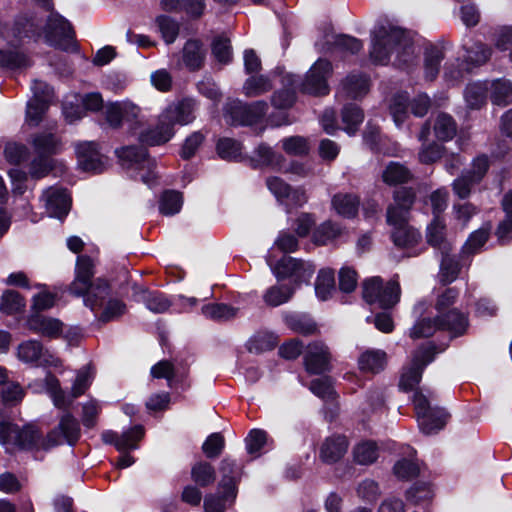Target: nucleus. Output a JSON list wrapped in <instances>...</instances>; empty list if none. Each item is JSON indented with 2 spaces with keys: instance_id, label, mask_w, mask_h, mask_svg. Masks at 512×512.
I'll use <instances>...</instances> for the list:
<instances>
[{
  "instance_id": "nucleus-25",
  "label": "nucleus",
  "mask_w": 512,
  "mask_h": 512,
  "mask_svg": "<svg viewBox=\"0 0 512 512\" xmlns=\"http://www.w3.org/2000/svg\"><path fill=\"white\" fill-rule=\"evenodd\" d=\"M175 134L174 126L160 114L158 123L154 128L142 132L139 136L140 142L146 145L155 146L168 142Z\"/></svg>"
},
{
  "instance_id": "nucleus-6",
  "label": "nucleus",
  "mask_w": 512,
  "mask_h": 512,
  "mask_svg": "<svg viewBox=\"0 0 512 512\" xmlns=\"http://www.w3.org/2000/svg\"><path fill=\"white\" fill-rule=\"evenodd\" d=\"M413 404L418 425L421 431L426 435L435 434L443 429L450 417L445 409L438 406H431L428 396L422 391L415 392Z\"/></svg>"
},
{
  "instance_id": "nucleus-19",
  "label": "nucleus",
  "mask_w": 512,
  "mask_h": 512,
  "mask_svg": "<svg viewBox=\"0 0 512 512\" xmlns=\"http://www.w3.org/2000/svg\"><path fill=\"white\" fill-rule=\"evenodd\" d=\"M41 200L50 217L63 219L69 212L71 198L67 191L59 187H49L43 191Z\"/></svg>"
},
{
  "instance_id": "nucleus-11",
  "label": "nucleus",
  "mask_w": 512,
  "mask_h": 512,
  "mask_svg": "<svg viewBox=\"0 0 512 512\" xmlns=\"http://www.w3.org/2000/svg\"><path fill=\"white\" fill-rule=\"evenodd\" d=\"M43 36L49 45L67 50L73 43L74 31L64 17L51 12L43 21Z\"/></svg>"
},
{
  "instance_id": "nucleus-2",
  "label": "nucleus",
  "mask_w": 512,
  "mask_h": 512,
  "mask_svg": "<svg viewBox=\"0 0 512 512\" xmlns=\"http://www.w3.org/2000/svg\"><path fill=\"white\" fill-rule=\"evenodd\" d=\"M94 274L93 260L87 255L79 256L75 278L69 285L70 294L82 297L84 305L93 312L101 310L99 321L106 323L118 319L126 313V304L120 299L110 298V284L103 278L93 280Z\"/></svg>"
},
{
  "instance_id": "nucleus-3",
  "label": "nucleus",
  "mask_w": 512,
  "mask_h": 512,
  "mask_svg": "<svg viewBox=\"0 0 512 512\" xmlns=\"http://www.w3.org/2000/svg\"><path fill=\"white\" fill-rule=\"evenodd\" d=\"M371 60L376 64H387L391 56H395L394 63L398 66L406 65L414 57L412 37L403 29L388 22L377 24L372 33Z\"/></svg>"
},
{
  "instance_id": "nucleus-8",
  "label": "nucleus",
  "mask_w": 512,
  "mask_h": 512,
  "mask_svg": "<svg viewBox=\"0 0 512 512\" xmlns=\"http://www.w3.org/2000/svg\"><path fill=\"white\" fill-rule=\"evenodd\" d=\"M266 262L278 280L292 278L295 288L302 283H308L315 272V266L310 262L286 255L277 263H274L271 255H268Z\"/></svg>"
},
{
  "instance_id": "nucleus-60",
  "label": "nucleus",
  "mask_w": 512,
  "mask_h": 512,
  "mask_svg": "<svg viewBox=\"0 0 512 512\" xmlns=\"http://www.w3.org/2000/svg\"><path fill=\"white\" fill-rule=\"evenodd\" d=\"M225 447V439L221 433L210 434L202 444V451L207 458L214 459L221 455Z\"/></svg>"
},
{
  "instance_id": "nucleus-14",
  "label": "nucleus",
  "mask_w": 512,
  "mask_h": 512,
  "mask_svg": "<svg viewBox=\"0 0 512 512\" xmlns=\"http://www.w3.org/2000/svg\"><path fill=\"white\" fill-rule=\"evenodd\" d=\"M331 74V63L326 59H318L307 72L305 80L301 83V90L315 96L328 94L327 80Z\"/></svg>"
},
{
  "instance_id": "nucleus-24",
  "label": "nucleus",
  "mask_w": 512,
  "mask_h": 512,
  "mask_svg": "<svg viewBox=\"0 0 512 512\" xmlns=\"http://www.w3.org/2000/svg\"><path fill=\"white\" fill-rule=\"evenodd\" d=\"M427 243L440 253H450L452 243L447 237V228L444 220L436 216L426 228Z\"/></svg>"
},
{
  "instance_id": "nucleus-57",
  "label": "nucleus",
  "mask_w": 512,
  "mask_h": 512,
  "mask_svg": "<svg viewBox=\"0 0 512 512\" xmlns=\"http://www.w3.org/2000/svg\"><path fill=\"white\" fill-rule=\"evenodd\" d=\"M54 168V160L51 157L37 155L29 166V175L33 179H41L47 176Z\"/></svg>"
},
{
  "instance_id": "nucleus-30",
  "label": "nucleus",
  "mask_w": 512,
  "mask_h": 512,
  "mask_svg": "<svg viewBox=\"0 0 512 512\" xmlns=\"http://www.w3.org/2000/svg\"><path fill=\"white\" fill-rule=\"evenodd\" d=\"M348 449V442L344 436L327 438L320 449V458L323 462L332 464L340 460Z\"/></svg>"
},
{
  "instance_id": "nucleus-39",
  "label": "nucleus",
  "mask_w": 512,
  "mask_h": 512,
  "mask_svg": "<svg viewBox=\"0 0 512 512\" xmlns=\"http://www.w3.org/2000/svg\"><path fill=\"white\" fill-rule=\"evenodd\" d=\"M490 98L493 104L506 106L512 102V83L507 79H496L490 84Z\"/></svg>"
},
{
  "instance_id": "nucleus-4",
  "label": "nucleus",
  "mask_w": 512,
  "mask_h": 512,
  "mask_svg": "<svg viewBox=\"0 0 512 512\" xmlns=\"http://www.w3.org/2000/svg\"><path fill=\"white\" fill-rule=\"evenodd\" d=\"M92 382V374L88 367L80 369L72 384L71 391L68 395L60 387L59 380L51 373L46 374L43 385L45 391L49 393L57 408H68L74 399L80 397L89 388Z\"/></svg>"
},
{
  "instance_id": "nucleus-13",
  "label": "nucleus",
  "mask_w": 512,
  "mask_h": 512,
  "mask_svg": "<svg viewBox=\"0 0 512 512\" xmlns=\"http://www.w3.org/2000/svg\"><path fill=\"white\" fill-rule=\"evenodd\" d=\"M18 359L34 367H59L61 360L37 340H27L18 345Z\"/></svg>"
},
{
  "instance_id": "nucleus-28",
  "label": "nucleus",
  "mask_w": 512,
  "mask_h": 512,
  "mask_svg": "<svg viewBox=\"0 0 512 512\" xmlns=\"http://www.w3.org/2000/svg\"><path fill=\"white\" fill-rule=\"evenodd\" d=\"M221 481L219 489H229L232 496H237V485L242 476V468L236 464L235 460L225 457L219 466Z\"/></svg>"
},
{
  "instance_id": "nucleus-31",
  "label": "nucleus",
  "mask_w": 512,
  "mask_h": 512,
  "mask_svg": "<svg viewBox=\"0 0 512 512\" xmlns=\"http://www.w3.org/2000/svg\"><path fill=\"white\" fill-rule=\"evenodd\" d=\"M369 91V79L363 74L348 75L340 86V93L346 97L357 99Z\"/></svg>"
},
{
  "instance_id": "nucleus-9",
  "label": "nucleus",
  "mask_w": 512,
  "mask_h": 512,
  "mask_svg": "<svg viewBox=\"0 0 512 512\" xmlns=\"http://www.w3.org/2000/svg\"><path fill=\"white\" fill-rule=\"evenodd\" d=\"M267 109L268 104L265 101L246 104L233 100L226 104L224 117L232 125H252L265 116Z\"/></svg>"
},
{
  "instance_id": "nucleus-50",
  "label": "nucleus",
  "mask_w": 512,
  "mask_h": 512,
  "mask_svg": "<svg viewBox=\"0 0 512 512\" xmlns=\"http://www.w3.org/2000/svg\"><path fill=\"white\" fill-rule=\"evenodd\" d=\"M409 97L407 93H398L390 103V113L397 127H400L408 116Z\"/></svg>"
},
{
  "instance_id": "nucleus-40",
  "label": "nucleus",
  "mask_w": 512,
  "mask_h": 512,
  "mask_svg": "<svg viewBox=\"0 0 512 512\" xmlns=\"http://www.w3.org/2000/svg\"><path fill=\"white\" fill-rule=\"evenodd\" d=\"M459 296V290L450 287L446 288L441 294L438 295L436 303H435V309L437 311V316L441 319L450 320L451 322L455 323L454 317H447L450 311V307L454 305L457 298ZM453 310H456L453 308Z\"/></svg>"
},
{
  "instance_id": "nucleus-58",
  "label": "nucleus",
  "mask_w": 512,
  "mask_h": 512,
  "mask_svg": "<svg viewBox=\"0 0 512 512\" xmlns=\"http://www.w3.org/2000/svg\"><path fill=\"white\" fill-rule=\"evenodd\" d=\"M49 102L45 99H31L27 103L26 120L29 125L37 126L47 111Z\"/></svg>"
},
{
  "instance_id": "nucleus-36",
  "label": "nucleus",
  "mask_w": 512,
  "mask_h": 512,
  "mask_svg": "<svg viewBox=\"0 0 512 512\" xmlns=\"http://www.w3.org/2000/svg\"><path fill=\"white\" fill-rule=\"evenodd\" d=\"M385 364L386 353L382 350H367L358 359L359 368L364 372L378 373Z\"/></svg>"
},
{
  "instance_id": "nucleus-7",
  "label": "nucleus",
  "mask_w": 512,
  "mask_h": 512,
  "mask_svg": "<svg viewBox=\"0 0 512 512\" xmlns=\"http://www.w3.org/2000/svg\"><path fill=\"white\" fill-rule=\"evenodd\" d=\"M447 317H454L455 323L450 320L439 318H423L417 321L410 329L409 335L412 339L426 338L432 336L437 330H447L454 335H461L466 331L468 322L464 314L458 310H452Z\"/></svg>"
},
{
  "instance_id": "nucleus-61",
  "label": "nucleus",
  "mask_w": 512,
  "mask_h": 512,
  "mask_svg": "<svg viewBox=\"0 0 512 512\" xmlns=\"http://www.w3.org/2000/svg\"><path fill=\"white\" fill-rule=\"evenodd\" d=\"M28 60L26 56L18 51L0 50V67L6 69H18L26 67Z\"/></svg>"
},
{
  "instance_id": "nucleus-23",
  "label": "nucleus",
  "mask_w": 512,
  "mask_h": 512,
  "mask_svg": "<svg viewBox=\"0 0 512 512\" xmlns=\"http://www.w3.org/2000/svg\"><path fill=\"white\" fill-rule=\"evenodd\" d=\"M206 54L207 50L202 41L198 39H189L185 42L182 48V64L191 72L199 71L204 66Z\"/></svg>"
},
{
  "instance_id": "nucleus-44",
  "label": "nucleus",
  "mask_w": 512,
  "mask_h": 512,
  "mask_svg": "<svg viewBox=\"0 0 512 512\" xmlns=\"http://www.w3.org/2000/svg\"><path fill=\"white\" fill-rule=\"evenodd\" d=\"M202 313L206 318L214 321H226L234 318L238 308L224 303H213L202 307Z\"/></svg>"
},
{
  "instance_id": "nucleus-53",
  "label": "nucleus",
  "mask_w": 512,
  "mask_h": 512,
  "mask_svg": "<svg viewBox=\"0 0 512 512\" xmlns=\"http://www.w3.org/2000/svg\"><path fill=\"white\" fill-rule=\"evenodd\" d=\"M156 24L165 43L168 45L174 43L179 34V23L169 16L161 15L157 17Z\"/></svg>"
},
{
  "instance_id": "nucleus-1",
  "label": "nucleus",
  "mask_w": 512,
  "mask_h": 512,
  "mask_svg": "<svg viewBox=\"0 0 512 512\" xmlns=\"http://www.w3.org/2000/svg\"><path fill=\"white\" fill-rule=\"evenodd\" d=\"M79 437L80 425L70 413L64 414L45 438L34 425L20 429L0 415V443L9 453L15 450H49L64 443L74 445Z\"/></svg>"
},
{
  "instance_id": "nucleus-34",
  "label": "nucleus",
  "mask_w": 512,
  "mask_h": 512,
  "mask_svg": "<svg viewBox=\"0 0 512 512\" xmlns=\"http://www.w3.org/2000/svg\"><path fill=\"white\" fill-rule=\"evenodd\" d=\"M295 289L293 285L275 284L264 292L263 301L270 307H278L287 303L293 297Z\"/></svg>"
},
{
  "instance_id": "nucleus-59",
  "label": "nucleus",
  "mask_w": 512,
  "mask_h": 512,
  "mask_svg": "<svg viewBox=\"0 0 512 512\" xmlns=\"http://www.w3.org/2000/svg\"><path fill=\"white\" fill-rule=\"evenodd\" d=\"M502 207L506 216L505 219L499 223L496 230V235L499 240H503L512 230V190L503 197Z\"/></svg>"
},
{
  "instance_id": "nucleus-64",
  "label": "nucleus",
  "mask_w": 512,
  "mask_h": 512,
  "mask_svg": "<svg viewBox=\"0 0 512 512\" xmlns=\"http://www.w3.org/2000/svg\"><path fill=\"white\" fill-rule=\"evenodd\" d=\"M485 89L479 83L469 84L465 89V101L472 109L480 108L485 103Z\"/></svg>"
},
{
  "instance_id": "nucleus-38",
  "label": "nucleus",
  "mask_w": 512,
  "mask_h": 512,
  "mask_svg": "<svg viewBox=\"0 0 512 512\" xmlns=\"http://www.w3.org/2000/svg\"><path fill=\"white\" fill-rule=\"evenodd\" d=\"M443 59L444 53L441 48L431 46L425 50L424 75L426 80L433 81L437 77Z\"/></svg>"
},
{
  "instance_id": "nucleus-5",
  "label": "nucleus",
  "mask_w": 512,
  "mask_h": 512,
  "mask_svg": "<svg viewBox=\"0 0 512 512\" xmlns=\"http://www.w3.org/2000/svg\"><path fill=\"white\" fill-rule=\"evenodd\" d=\"M362 294L368 304L381 309H389L399 302L401 289L395 278L384 285L379 276H374L363 282Z\"/></svg>"
},
{
  "instance_id": "nucleus-63",
  "label": "nucleus",
  "mask_w": 512,
  "mask_h": 512,
  "mask_svg": "<svg viewBox=\"0 0 512 512\" xmlns=\"http://www.w3.org/2000/svg\"><path fill=\"white\" fill-rule=\"evenodd\" d=\"M277 344V337L273 333H256L249 341V350L261 352L273 349Z\"/></svg>"
},
{
  "instance_id": "nucleus-51",
  "label": "nucleus",
  "mask_w": 512,
  "mask_h": 512,
  "mask_svg": "<svg viewBox=\"0 0 512 512\" xmlns=\"http://www.w3.org/2000/svg\"><path fill=\"white\" fill-rule=\"evenodd\" d=\"M342 235V228L331 221L322 223L314 232V242L318 245H325Z\"/></svg>"
},
{
  "instance_id": "nucleus-15",
  "label": "nucleus",
  "mask_w": 512,
  "mask_h": 512,
  "mask_svg": "<svg viewBox=\"0 0 512 512\" xmlns=\"http://www.w3.org/2000/svg\"><path fill=\"white\" fill-rule=\"evenodd\" d=\"M79 167L86 172L100 173L107 164L106 156L100 151L98 144L84 141L75 144Z\"/></svg>"
},
{
  "instance_id": "nucleus-37",
  "label": "nucleus",
  "mask_w": 512,
  "mask_h": 512,
  "mask_svg": "<svg viewBox=\"0 0 512 512\" xmlns=\"http://www.w3.org/2000/svg\"><path fill=\"white\" fill-rule=\"evenodd\" d=\"M236 499L229 493V489H219L215 494H208L204 498L205 512H224Z\"/></svg>"
},
{
  "instance_id": "nucleus-10",
  "label": "nucleus",
  "mask_w": 512,
  "mask_h": 512,
  "mask_svg": "<svg viewBox=\"0 0 512 512\" xmlns=\"http://www.w3.org/2000/svg\"><path fill=\"white\" fill-rule=\"evenodd\" d=\"M119 159L124 166L135 167L138 170L140 180L152 186L156 179L153 171L155 166L154 160L148 157L146 149L142 147L128 146L116 151Z\"/></svg>"
},
{
  "instance_id": "nucleus-52",
  "label": "nucleus",
  "mask_w": 512,
  "mask_h": 512,
  "mask_svg": "<svg viewBox=\"0 0 512 512\" xmlns=\"http://www.w3.org/2000/svg\"><path fill=\"white\" fill-rule=\"evenodd\" d=\"M470 71L471 68L466 65V62L457 58L455 61L446 64L444 78L449 84L455 85L461 82Z\"/></svg>"
},
{
  "instance_id": "nucleus-27",
  "label": "nucleus",
  "mask_w": 512,
  "mask_h": 512,
  "mask_svg": "<svg viewBox=\"0 0 512 512\" xmlns=\"http://www.w3.org/2000/svg\"><path fill=\"white\" fill-rule=\"evenodd\" d=\"M29 330L48 338H57L62 333L60 320L41 314H33L27 320Z\"/></svg>"
},
{
  "instance_id": "nucleus-21",
  "label": "nucleus",
  "mask_w": 512,
  "mask_h": 512,
  "mask_svg": "<svg viewBox=\"0 0 512 512\" xmlns=\"http://www.w3.org/2000/svg\"><path fill=\"white\" fill-rule=\"evenodd\" d=\"M143 436L144 428L141 425H136L122 434L107 430L102 433V440L106 444H113L120 452H127L136 449L138 447L137 443Z\"/></svg>"
},
{
  "instance_id": "nucleus-20",
  "label": "nucleus",
  "mask_w": 512,
  "mask_h": 512,
  "mask_svg": "<svg viewBox=\"0 0 512 512\" xmlns=\"http://www.w3.org/2000/svg\"><path fill=\"white\" fill-rule=\"evenodd\" d=\"M329 348L320 341L308 345L304 355L306 371L310 374L319 375L330 370Z\"/></svg>"
},
{
  "instance_id": "nucleus-29",
  "label": "nucleus",
  "mask_w": 512,
  "mask_h": 512,
  "mask_svg": "<svg viewBox=\"0 0 512 512\" xmlns=\"http://www.w3.org/2000/svg\"><path fill=\"white\" fill-rule=\"evenodd\" d=\"M360 199L354 193L338 192L331 199L332 209L344 218H354L359 210Z\"/></svg>"
},
{
  "instance_id": "nucleus-41",
  "label": "nucleus",
  "mask_w": 512,
  "mask_h": 512,
  "mask_svg": "<svg viewBox=\"0 0 512 512\" xmlns=\"http://www.w3.org/2000/svg\"><path fill=\"white\" fill-rule=\"evenodd\" d=\"M440 271L438 274L439 282L447 285L455 281L460 272V264L450 253H441Z\"/></svg>"
},
{
  "instance_id": "nucleus-33",
  "label": "nucleus",
  "mask_w": 512,
  "mask_h": 512,
  "mask_svg": "<svg viewBox=\"0 0 512 512\" xmlns=\"http://www.w3.org/2000/svg\"><path fill=\"white\" fill-rule=\"evenodd\" d=\"M382 180L385 184L393 186L409 182L412 172L402 163L391 161L382 171Z\"/></svg>"
},
{
  "instance_id": "nucleus-45",
  "label": "nucleus",
  "mask_w": 512,
  "mask_h": 512,
  "mask_svg": "<svg viewBox=\"0 0 512 512\" xmlns=\"http://www.w3.org/2000/svg\"><path fill=\"white\" fill-rule=\"evenodd\" d=\"M191 478L200 487H207L216 480L214 467L208 462H197L191 468Z\"/></svg>"
},
{
  "instance_id": "nucleus-35",
  "label": "nucleus",
  "mask_w": 512,
  "mask_h": 512,
  "mask_svg": "<svg viewBox=\"0 0 512 512\" xmlns=\"http://www.w3.org/2000/svg\"><path fill=\"white\" fill-rule=\"evenodd\" d=\"M463 49L466 53L464 61L471 69L484 65L490 59L492 54V49L481 42H475L470 47L463 44Z\"/></svg>"
},
{
  "instance_id": "nucleus-47",
  "label": "nucleus",
  "mask_w": 512,
  "mask_h": 512,
  "mask_svg": "<svg viewBox=\"0 0 512 512\" xmlns=\"http://www.w3.org/2000/svg\"><path fill=\"white\" fill-rule=\"evenodd\" d=\"M364 114L361 109L355 104H349L344 106L342 110V122L344 124V130L349 134L353 135L358 126L362 123Z\"/></svg>"
},
{
  "instance_id": "nucleus-54",
  "label": "nucleus",
  "mask_w": 512,
  "mask_h": 512,
  "mask_svg": "<svg viewBox=\"0 0 512 512\" xmlns=\"http://www.w3.org/2000/svg\"><path fill=\"white\" fill-rule=\"evenodd\" d=\"M271 89L272 84L270 80L263 75L250 77L245 81L243 85L244 94L248 97L259 96L270 91Z\"/></svg>"
},
{
  "instance_id": "nucleus-46",
  "label": "nucleus",
  "mask_w": 512,
  "mask_h": 512,
  "mask_svg": "<svg viewBox=\"0 0 512 512\" xmlns=\"http://www.w3.org/2000/svg\"><path fill=\"white\" fill-rule=\"evenodd\" d=\"M183 205L181 193L173 190L165 191L160 199L159 211L165 216L177 214Z\"/></svg>"
},
{
  "instance_id": "nucleus-56",
  "label": "nucleus",
  "mask_w": 512,
  "mask_h": 512,
  "mask_svg": "<svg viewBox=\"0 0 512 512\" xmlns=\"http://www.w3.org/2000/svg\"><path fill=\"white\" fill-rule=\"evenodd\" d=\"M213 57L221 64H228L232 59L230 40L223 36L216 37L211 44Z\"/></svg>"
},
{
  "instance_id": "nucleus-62",
  "label": "nucleus",
  "mask_w": 512,
  "mask_h": 512,
  "mask_svg": "<svg viewBox=\"0 0 512 512\" xmlns=\"http://www.w3.org/2000/svg\"><path fill=\"white\" fill-rule=\"evenodd\" d=\"M25 307L24 298L16 291L8 290L2 295L0 309L6 314H13Z\"/></svg>"
},
{
  "instance_id": "nucleus-42",
  "label": "nucleus",
  "mask_w": 512,
  "mask_h": 512,
  "mask_svg": "<svg viewBox=\"0 0 512 512\" xmlns=\"http://www.w3.org/2000/svg\"><path fill=\"white\" fill-rule=\"evenodd\" d=\"M353 456L356 463L370 465L379 457V448L373 441H363L353 449Z\"/></svg>"
},
{
  "instance_id": "nucleus-17",
  "label": "nucleus",
  "mask_w": 512,
  "mask_h": 512,
  "mask_svg": "<svg viewBox=\"0 0 512 512\" xmlns=\"http://www.w3.org/2000/svg\"><path fill=\"white\" fill-rule=\"evenodd\" d=\"M198 109L197 101L190 97H185L170 103L163 111L164 120L167 119L173 126L188 125L196 119Z\"/></svg>"
},
{
  "instance_id": "nucleus-55",
  "label": "nucleus",
  "mask_w": 512,
  "mask_h": 512,
  "mask_svg": "<svg viewBox=\"0 0 512 512\" xmlns=\"http://www.w3.org/2000/svg\"><path fill=\"white\" fill-rule=\"evenodd\" d=\"M492 225L484 224L481 228L474 231L466 241L463 250L467 253H476L488 240Z\"/></svg>"
},
{
  "instance_id": "nucleus-16",
  "label": "nucleus",
  "mask_w": 512,
  "mask_h": 512,
  "mask_svg": "<svg viewBox=\"0 0 512 512\" xmlns=\"http://www.w3.org/2000/svg\"><path fill=\"white\" fill-rule=\"evenodd\" d=\"M105 120L107 124L118 129L122 126V122L138 123L140 108L130 101L109 102L104 107Z\"/></svg>"
},
{
  "instance_id": "nucleus-43",
  "label": "nucleus",
  "mask_w": 512,
  "mask_h": 512,
  "mask_svg": "<svg viewBox=\"0 0 512 512\" xmlns=\"http://www.w3.org/2000/svg\"><path fill=\"white\" fill-rule=\"evenodd\" d=\"M391 237L396 246L404 248L418 243L421 235L415 228L407 223L401 227L393 228Z\"/></svg>"
},
{
  "instance_id": "nucleus-18",
  "label": "nucleus",
  "mask_w": 512,
  "mask_h": 512,
  "mask_svg": "<svg viewBox=\"0 0 512 512\" xmlns=\"http://www.w3.org/2000/svg\"><path fill=\"white\" fill-rule=\"evenodd\" d=\"M431 125L435 137L440 141L451 140L457 132V125L452 116L447 113H438L434 119L424 123L418 135L420 141H427L430 135Z\"/></svg>"
},
{
  "instance_id": "nucleus-12",
  "label": "nucleus",
  "mask_w": 512,
  "mask_h": 512,
  "mask_svg": "<svg viewBox=\"0 0 512 512\" xmlns=\"http://www.w3.org/2000/svg\"><path fill=\"white\" fill-rule=\"evenodd\" d=\"M434 355L433 345L422 346L414 352L411 363L403 369L401 374L399 381L401 390L410 391L419 384L424 368L433 361Z\"/></svg>"
},
{
  "instance_id": "nucleus-32",
  "label": "nucleus",
  "mask_w": 512,
  "mask_h": 512,
  "mask_svg": "<svg viewBox=\"0 0 512 512\" xmlns=\"http://www.w3.org/2000/svg\"><path fill=\"white\" fill-rule=\"evenodd\" d=\"M32 146L37 155L51 157L61 150V142L52 133L40 132L33 136Z\"/></svg>"
},
{
  "instance_id": "nucleus-49",
  "label": "nucleus",
  "mask_w": 512,
  "mask_h": 512,
  "mask_svg": "<svg viewBox=\"0 0 512 512\" xmlns=\"http://www.w3.org/2000/svg\"><path fill=\"white\" fill-rule=\"evenodd\" d=\"M218 155L229 161L242 160V145L232 138H222L217 143Z\"/></svg>"
},
{
  "instance_id": "nucleus-48",
  "label": "nucleus",
  "mask_w": 512,
  "mask_h": 512,
  "mask_svg": "<svg viewBox=\"0 0 512 512\" xmlns=\"http://www.w3.org/2000/svg\"><path fill=\"white\" fill-rule=\"evenodd\" d=\"M334 273L331 269H322L319 271L316 282L315 292L319 299L327 300L334 290Z\"/></svg>"
},
{
  "instance_id": "nucleus-22",
  "label": "nucleus",
  "mask_w": 512,
  "mask_h": 512,
  "mask_svg": "<svg viewBox=\"0 0 512 512\" xmlns=\"http://www.w3.org/2000/svg\"><path fill=\"white\" fill-rule=\"evenodd\" d=\"M12 34L18 41L37 40L43 36V18L38 16H20L12 27Z\"/></svg>"
},
{
  "instance_id": "nucleus-26",
  "label": "nucleus",
  "mask_w": 512,
  "mask_h": 512,
  "mask_svg": "<svg viewBox=\"0 0 512 512\" xmlns=\"http://www.w3.org/2000/svg\"><path fill=\"white\" fill-rule=\"evenodd\" d=\"M133 290L136 301L143 302L153 313H164L172 304L171 300L160 292L149 291L137 285L133 286Z\"/></svg>"
}]
</instances>
